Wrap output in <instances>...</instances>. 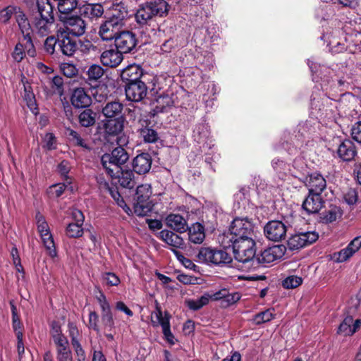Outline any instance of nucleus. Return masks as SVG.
I'll return each instance as SVG.
<instances>
[{
    "instance_id": "1",
    "label": "nucleus",
    "mask_w": 361,
    "mask_h": 361,
    "mask_svg": "<svg viewBox=\"0 0 361 361\" xmlns=\"http://www.w3.org/2000/svg\"><path fill=\"white\" fill-rule=\"evenodd\" d=\"M336 107L332 102L326 104L313 97L310 106L311 117L300 123L291 136L289 133H285L284 138L290 140H284L281 143V147L290 155L299 154V149L304 142L307 144L310 139L314 140L320 136L321 121H325L333 118L334 109Z\"/></svg>"
},
{
    "instance_id": "2",
    "label": "nucleus",
    "mask_w": 361,
    "mask_h": 361,
    "mask_svg": "<svg viewBox=\"0 0 361 361\" xmlns=\"http://www.w3.org/2000/svg\"><path fill=\"white\" fill-rule=\"evenodd\" d=\"M307 64L310 70L312 81L319 83L323 92L322 102L326 104L331 101L337 102L343 94V92L349 85V82L340 73L319 61L317 58L307 59Z\"/></svg>"
},
{
    "instance_id": "3",
    "label": "nucleus",
    "mask_w": 361,
    "mask_h": 361,
    "mask_svg": "<svg viewBox=\"0 0 361 361\" xmlns=\"http://www.w3.org/2000/svg\"><path fill=\"white\" fill-rule=\"evenodd\" d=\"M170 9V4L165 0H149L138 6L135 20L142 27L150 25L156 18L166 17Z\"/></svg>"
},
{
    "instance_id": "4",
    "label": "nucleus",
    "mask_w": 361,
    "mask_h": 361,
    "mask_svg": "<svg viewBox=\"0 0 361 361\" xmlns=\"http://www.w3.org/2000/svg\"><path fill=\"white\" fill-rule=\"evenodd\" d=\"M244 239L228 240L231 244L235 259L243 264L245 269L255 267L256 258V243L254 238L247 237Z\"/></svg>"
},
{
    "instance_id": "5",
    "label": "nucleus",
    "mask_w": 361,
    "mask_h": 361,
    "mask_svg": "<svg viewBox=\"0 0 361 361\" xmlns=\"http://www.w3.org/2000/svg\"><path fill=\"white\" fill-rule=\"evenodd\" d=\"M129 155L126 150L122 147H117L111 153H106L102 155L101 161L106 173L110 177H114L119 173L121 166L128 160Z\"/></svg>"
},
{
    "instance_id": "6",
    "label": "nucleus",
    "mask_w": 361,
    "mask_h": 361,
    "mask_svg": "<svg viewBox=\"0 0 361 361\" xmlns=\"http://www.w3.org/2000/svg\"><path fill=\"white\" fill-rule=\"evenodd\" d=\"M254 238L255 226L247 218H235L230 227L229 232L225 235V238L230 240Z\"/></svg>"
},
{
    "instance_id": "7",
    "label": "nucleus",
    "mask_w": 361,
    "mask_h": 361,
    "mask_svg": "<svg viewBox=\"0 0 361 361\" xmlns=\"http://www.w3.org/2000/svg\"><path fill=\"white\" fill-rule=\"evenodd\" d=\"M152 193L149 184H142L137 187L133 209L137 216H145L152 211V204L149 200Z\"/></svg>"
},
{
    "instance_id": "8",
    "label": "nucleus",
    "mask_w": 361,
    "mask_h": 361,
    "mask_svg": "<svg viewBox=\"0 0 361 361\" xmlns=\"http://www.w3.org/2000/svg\"><path fill=\"white\" fill-rule=\"evenodd\" d=\"M199 262L216 266L228 264L232 261L231 255L223 250L201 247L197 255Z\"/></svg>"
},
{
    "instance_id": "9",
    "label": "nucleus",
    "mask_w": 361,
    "mask_h": 361,
    "mask_svg": "<svg viewBox=\"0 0 361 361\" xmlns=\"http://www.w3.org/2000/svg\"><path fill=\"white\" fill-rule=\"evenodd\" d=\"M35 220L37 231L48 255L52 258L56 257L57 252L54 238L44 216L39 212H37L35 215Z\"/></svg>"
},
{
    "instance_id": "10",
    "label": "nucleus",
    "mask_w": 361,
    "mask_h": 361,
    "mask_svg": "<svg viewBox=\"0 0 361 361\" xmlns=\"http://www.w3.org/2000/svg\"><path fill=\"white\" fill-rule=\"evenodd\" d=\"M292 220L269 221L264 227V235L269 240L275 242L283 240L286 235L288 228L292 226Z\"/></svg>"
},
{
    "instance_id": "11",
    "label": "nucleus",
    "mask_w": 361,
    "mask_h": 361,
    "mask_svg": "<svg viewBox=\"0 0 361 361\" xmlns=\"http://www.w3.org/2000/svg\"><path fill=\"white\" fill-rule=\"evenodd\" d=\"M170 319V314L165 312L164 315H163V312L159 306H157L156 311L152 314V322L153 326H158L160 325L162 328L164 338L169 344L174 345L176 339L171 331Z\"/></svg>"
},
{
    "instance_id": "12",
    "label": "nucleus",
    "mask_w": 361,
    "mask_h": 361,
    "mask_svg": "<svg viewBox=\"0 0 361 361\" xmlns=\"http://www.w3.org/2000/svg\"><path fill=\"white\" fill-rule=\"evenodd\" d=\"M319 238V234L315 231L298 232L289 238L287 247L290 250H298L308 246Z\"/></svg>"
},
{
    "instance_id": "13",
    "label": "nucleus",
    "mask_w": 361,
    "mask_h": 361,
    "mask_svg": "<svg viewBox=\"0 0 361 361\" xmlns=\"http://www.w3.org/2000/svg\"><path fill=\"white\" fill-rule=\"evenodd\" d=\"M192 138L197 143L202 144V146L200 148H204V149L205 148L211 149L212 146H214L212 140L210 139V128L204 117L195 125L192 130Z\"/></svg>"
},
{
    "instance_id": "14",
    "label": "nucleus",
    "mask_w": 361,
    "mask_h": 361,
    "mask_svg": "<svg viewBox=\"0 0 361 361\" xmlns=\"http://www.w3.org/2000/svg\"><path fill=\"white\" fill-rule=\"evenodd\" d=\"M137 39L131 31H122L115 38L114 47L122 54L132 53L136 48Z\"/></svg>"
},
{
    "instance_id": "15",
    "label": "nucleus",
    "mask_w": 361,
    "mask_h": 361,
    "mask_svg": "<svg viewBox=\"0 0 361 361\" xmlns=\"http://www.w3.org/2000/svg\"><path fill=\"white\" fill-rule=\"evenodd\" d=\"M99 295L96 299L101 308V319L104 328L109 331H112L115 328V322L111 311V307L107 300L106 295L99 290Z\"/></svg>"
},
{
    "instance_id": "16",
    "label": "nucleus",
    "mask_w": 361,
    "mask_h": 361,
    "mask_svg": "<svg viewBox=\"0 0 361 361\" xmlns=\"http://www.w3.org/2000/svg\"><path fill=\"white\" fill-rule=\"evenodd\" d=\"M286 247L282 245H274L265 249L260 255H257L255 260V267L263 264H270L281 259L285 253Z\"/></svg>"
},
{
    "instance_id": "17",
    "label": "nucleus",
    "mask_w": 361,
    "mask_h": 361,
    "mask_svg": "<svg viewBox=\"0 0 361 361\" xmlns=\"http://www.w3.org/2000/svg\"><path fill=\"white\" fill-rule=\"evenodd\" d=\"M125 92L128 100L138 102L146 97L147 87L142 81L126 83Z\"/></svg>"
},
{
    "instance_id": "18",
    "label": "nucleus",
    "mask_w": 361,
    "mask_h": 361,
    "mask_svg": "<svg viewBox=\"0 0 361 361\" xmlns=\"http://www.w3.org/2000/svg\"><path fill=\"white\" fill-rule=\"evenodd\" d=\"M310 192L321 194L326 188V181L317 171L310 173L302 180Z\"/></svg>"
},
{
    "instance_id": "19",
    "label": "nucleus",
    "mask_w": 361,
    "mask_h": 361,
    "mask_svg": "<svg viewBox=\"0 0 361 361\" xmlns=\"http://www.w3.org/2000/svg\"><path fill=\"white\" fill-rule=\"evenodd\" d=\"M58 46L61 53L67 56H72L78 50L77 41L70 37L66 32L61 31V29L57 30Z\"/></svg>"
},
{
    "instance_id": "20",
    "label": "nucleus",
    "mask_w": 361,
    "mask_h": 361,
    "mask_svg": "<svg viewBox=\"0 0 361 361\" xmlns=\"http://www.w3.org/2000/svg\"><path fill=\"white\" fill-rule=\"evenodd\" d=\"M99 59L104 66L116 68L123 61V56L115 47L111 46L101 53Z\"/></svg>"
},
{
    "instance_id": "21",
    "label": "nucleus",
    "mask_w": 361,
    "mask_h": 361,
    "mask_svg": "<svg viewBox=\"0 0 361 361\" xmlns=\"http://www.w3.org/2000/svg\"><path fill=\"white\" fill-rule=\"evenodd\" d=\"M13 16L18 25L27 18L20 7L16 5H8L0 10V23L7 24Z\"/></svg>"
},
{
    "instance_id": "22",
    "label": "nucleus",
    "mask_w": 361,
    "mask_h": 361,
    "mask_svg": "<svg viewBox=\"0 0 361 361\" xmlns=\"http://www.w3.org/2000/svg\"><path fill=\"white\" fill-rule=\"evenodd\" d=\"M324 202L321 194L308 191V195L302 202V209L307 214H317L322 208Z\"/></svg>"
},
{
    "instance_id": "23",
    "label": "nucleus",
    "mask_w": 361,
    "mask_h": 361,
    "mask_svg": "<svg viewBox=\"0 0 361 361\" xmlns=\"http://www.w3.org/2000/svg\"><path fill=\"white\" fill-rule=\"evenodd\" d=\"M54 27V17L41 16L36 15L33 20V29L36 33L41 36H47Z\"/></svg>"
},
{
    "instance_id": "24",
    "label": "nucleus",
    "mask_w": 361,
    "mask_h": 361,
    "mask_svg": "<svg viewBox=\"0 0 361 361\" xmlns=\"http://www.w3.org/2000/svg\"><path fill=\"white\" fill-rule=\"evenodd\" d=\"M65 29L61 31L66 32L68 35L80 37L85 32L86 24L85 20L80 16H71L66 20Z\"/></svg>"
},
{
    "instance_id": "25",
    "label": "nucleus",
    "mask_w": 361,
    "mask_h": 361,
    "mask_svg": "<svg viewBox=\"0 0 361 361\" xmlns=\"http://www.w3.org/2000/svg\"><path fill=\"white\" fill-rule=\"evenodd\" d=\"M121 27L111 20L109 18L102 23L99 26L98 35L103 41H111L121 32L119 30Z\"/></svg>"
},
{
    "instance_id": "26",
    "label": "nucleus",
    "mask_w": 361,
    "mask_h": 361,
    "mask_svg": "<svg viewBox=\"0 0 361 361\" xmlns=\"http://www.w3.org/2000/svg\"><path fill=\"white\" fill-rule=\"evenodd\" d=\"M152 159L147 152H142L137 155L132 162L133 171L142 175L148 173L152 167Z\"/></svg>"
},
{
    "instance_id": "27",
    "label": "nucleus",
    "mask_w": 361,
    "mask_h": 361,
    "mask_svg": "<svg viewBox=\"0 0 361 361\" xmlns=\"http://www.w3.org/2000/svg\"><path fill=\"white\" fill-rule=\"evenodd\" d=\"M71 102L75 108L83 109L91 105L92 98L84 88L77 87L71 93Z\"/></svg>"
},
{
    "instance_id": "28",
    "label": "nucleus",
    "mask_w": 361,
    "mask_h": 361,
    "mask_svg": "<svg viewBox=\"0 0 361 361\" xmlns=\"http://www.w3.org/2000/svg\"><path fill=\"white\" fill-rule=\"evenodd\" d=\"M241 298L238 292L229 293L226 289L220 290L212 295V300H219L221 307L226 308L234 305Z\"/></svg>"
},
{
    "instance_id": "29",
    "label": "nucleus",
    "mask_w": 361,
    "mask_h": 361,
    "mask_svg": "<svg viewBox=\"0 0 361 361\" xmlns=\"http://www.w3.org/2000/svg\"><path fill=\"white\" fill-rule=\"evenodd\" d=\"M221 214V209L217 207H210L205 211L200 223L202 224L205 230L213 232L217 226V219Z\"/></svg>"
},
{
    "instance_id": "30",
    "label": "nucleus",
    "mask_w": 361,
    "mask_h": 361,
    "mask_svg": "<svg viewBox=\"0 0 361 361\" xmlns=\"http://www.w3.org/2000/svg\"><path fill=\"white\" fill-rule=\"evenodd\" d=\"M249 190L243 188L234 195L233 209L235 212L241 214L247 212L251 207L250 204Z\"/></svg>"
},
{
    "instance_id": "31",
    "label": "nucleus",
    "mask_w": 361,
    "mask_h": 361,
    "mask_svg": "<svg viewBox=\"0 0 361 361\" xmlns=\"http://www.w3.org/2000/svg\"><path fill=\"white\" fill-rule=\"evenodd\" d=\"M336 154L343 161H350L357 154L354 143L348 139L341 142L337 149Z\"/></svg>"
},
{
    "instance_id": "32",
    "label": "nucleus",
    "mask_w": 361,
    "mask_h": 361,
    "mask_svg": "<svg viewBox=\"0 0 361 361\" xmlns=\"http://www.w3.org/2000/svg\"><path fill=\"white\" fill-rule=\"evenodd\" d=\"M80 11L81 16L94 21L103 16L104 10L101 4H87L80 8Z\"/></svg>"
},
{
    "instance_id": "33",
    "label": "nucleus",
    "mask_w": 361,
    "mask_h": 361,
    "mask_svg": "<svg viewBox=\"0 0 361 361\" xmlns=\"http://www.w3.org/2000/svg\"><path fill=\"white\" fill-rule=\"evenodd\" d=\"M142 73L143 71L141 66L133 63L123 69L121 73V78L122 80L125 81L126 83L134 82L141 81L140 78Z\"/></svg>"
},
{
    "instance_id": "34",
    "label": "nucleus",
    "mask_w": 361,
    "mask_h": 361,
    "mask_svg": "<svg viewBox=\"0 0 361 361\" xmlns=\"http://www.w3.org/2000/svg\"><path fill=\"white\" fill-rule=\"evenodd\" d=\"M166 224L168 227L173 231L182 233L188 228L187 221L178 214H170L166 218Z\"/></svg>"
},
{
    "instance_id": "35",
    "label": "nucleus",
    "mask_w": 361,
    "mask_h": 361,
    "mask_svg": "<svg viewBox=\"0 0 361 361\" xmlns=\"http://www.w3.org/2000/svg\"><path fill=\"white\" fill-rule=\"evenodd\" d=\"M338 6L335 3L320 5L316 10L315 16L320 20H331L334 22Z\"/></svg>"
},
{
    "instance_id": "36",
    "label": "nucleus",
    "mask_w": 361,
    "mask_h": 361,
    "mask_svg": "<svg viewBox=\"0 0 361 361\" xmlns=\"http://www.w3.org/2000/svg\"><path fill=\"white\" fill-rule=\"evenodd\" d=\"M309 173L307 165L304 159L300 157H297L293 160L292 167H290V175L302 181Z\"/></svg>"
},
{
    "instance_id": "37",
    "label": "nucleus",
    "mask_w": 361,
    "mask_h": 361,
    "mask_svg": "<svg viewBox=\"0 0 361 361\" xmlns=\"http://www.w3.org/2000/svg\"><path fill=\"white\" fill-rule=\"evenodd\" d=\"M350 16H351L350 11L344 13L338 7L334 22L331 24L336 26L338 29H341L343 32L347 33L350 28L349 25H352V19Z\"/></svg>"
},
{
    "instance_id": "38",
    "label": "nucleus",
    "mask_w": 361,
    "mask_h": 361,
    "mask_svg": "<svg viewBox=\"0 0 361 361\" xmlns=\"http://www.w3.org/2000/svg\"><path fill=\"white\" fill-rule=\"evenodd\" d=\"M188 238L194 244H201L205 238V229L200 222H196L188 227Z\"/></svg>"
},
{
    "instance_id": "39",
    "label": "nucleus",
    "mask_w": 361,
    "mask_h": 361,
    "mask_svg": "<svg viewBox=\"0 0 361 361\" xmlns=\"http://www.w3.org/2000/svg\"><path fill=\"white\" fill-rule=\"evenodd\" d=\"M322 40L327 41L329 51L333 54L343 53L347 49V45L342 40H338L335 37H331L329 34H323L320 37Z\"/></svg>"
},
{
    "instance_id": "40",
    "label": "nucleus",
    "mask_w": 361,
    "mask_h": 361,
    "mask_svg": "<svg viewBox=\"0 0 361 361\" xmlns=\"http://www.w3.org/2000/svg\"><path fill=\"white\" fill-rule=\"evenodd\" d=\"M133 172V171L129 169L123 170L121 169L119 171V173H116L114 177L111 178L118 179V182L123 188L131 189L135 185Z\"/></svg>"
},
{
    "instance_id": "41",
    "label": "nucleus",
    "mask_w": 361,
    "mask_h": 361,
    "mask_svg": "<svg viewBox=\"0 0 361 361\" xmlns=\"http://www.w3.org/2000/svg\"><path fill=\"white\" fill-rule=\"evenodd\" d=\"M159 236L163 241L173 247L181 248L184 245L183 238L171 231L162 230L159 232Z\"/></svg>"
},
{
    "instance_id": "42",
    "label": "nucleus",
    "mask_w": 361,
    "mask_h": 361,
    "mask_svg": "<svg viewBox=\"0 0 361 361\" xmlns=\"http://www.w3.org/2000/svg\"><path fill=\"white\" fill-rule=\"evenodd\" d=\"M342 215L343 211L340 207L331 204L327 209L320 213V219L322 222L330 224L341 218Z\"/></svg>"
},
{
    "instance_id": "43",
    "label": "nucleus",
    "mask_w": 361,
    "mask_h": 361,
    "mask_svg": "<svg viewBox=\"0 0 361 361\" xmlns=\"http://www.w3.org/2000/svg\"><path fill=\"white\" fill-rule=\"evenodd\" d=\"M271 164L279 178L283 179L287 175H290V166L283 159L275 157L271 160Z\"/></svg>"
},
{
    "instance_id": "44",
    "label": "nucleus",
    "mask_w": 361,
    "mask_h": 361,
    "mask_svg": "<svg viewBox=\"0 0 361 361\" xmlns=\"http://www.w3.org/2000/svg\"><path fill=\"white\" fill-rule=\"evenodd\" d=\"M111 11V16L109 19L122 27L124 20L128 16V8L123 4H116L113 6Z\"/></svg>"
},
{
    "instance_id": "45",
    "label": "nucleus",
    "mask_w": 361,
    "mask_h": 361,
    "mask_svg": "<svg viewBox=\"0 0 361 361\" xmlns=\"http://www.w3.org/2000/svg\"><path fill=\"white\" fill-rule=\"evenodd\" d=\"M203 87L207 90V92L203 94V101L207 106L212 107L215 96L219 92L220 88L214 82H209L203 84Z\"/></svg>"
},
{
    "instance_id": "46",
    "label": "nucleus",
    "mask_w": 361,
    "mask_h": 361,
    "mask_svg": "<svg viewBox=\"0 0 361 361\" xmlns=\"http://www.w3.org/2000/svg\"><path fill=\"white\" fill-rule=\"evenodd\" d=\"M123 109V104L116 101L108 102L102 108V114L106 118H117L121 116Z\"/></svg>"
},
{
    "instance_id": "47",
    "label": "nucleus",
    "mask_w": 361,
    "mask_h": 361,
    "mask_svg": "<svg viewBox=\"0 0 361 361\" xmlns=\"http://www.w3.org/2000/svg\"><path fill=\"white\" fill-rule=\"evenodd\" d=\"M175 99L173 94H161L156 99L155 111L162 113L167 111L169 109L174 105Z\"/></svg>"
},
{
    "instance_id": "48",
    "label": "nucleus",
    "mask_w": 361,
    "mask_h": 361,
    "mask_svg": "<svg viewBox=\"0 0 361 361\" xmlns=\"http://www.w3.org/2000/svg\"><path fill=\"white\" fill-rule=\"evenodd\" d=\"M97 114L90 109H85L78 115L79 124L84 128L93 126L96 123Z\"/></svg>"
},
{
    "instance_id": "49",
    "label": "nucleus",
    "mask_w": 361,
    "mask_h": 361,
    "mask_svg": "<svg viewBox=\"0 0 361 361\" xmlns=\"http://www.w3.org/2000/svg\"><path fill=\"white\" fill-rule=\"evenodd\" d=\"M105 132L111 135L121 133L123 129V121L121 118L109 119L104 123Z\"/></svg>"
},
{
    "instance_id": "50",
    "label": "nucleus",
    "mask_w": 361,
    "mask_h": 361,
    "mask_svg": "<svg viewBox=\"0 0 361 361\" xmlns=\"http://www.w3.org/2000/svg\"><path fill=\"white\" fill-rule=\"evenodd\" d=\"M65 135L68 140L74 145L81 147L84 149H90L89 145L78 131L68 127L65 128Z\"/></svg>"
},
{
    "instance_id": "51",
    "label": "nucleus",
    "mask_w": 361,
    "mask_h": 361,
    "mask_svg": "<svg viewBox=\"0 0 361 361\" xmlns=\"http://www.w3.org/2000/svg\"><path fill=\"white\" fill-rule=\"evenodd\" d=\"M56 2H52L51 0H37V6L38 14L37 16L47 17L54 16V9L55 8Z\"/></svg>"
},
{
    "instance_id": "52",
    "label": "nucleus",
    "mask_w": 361,
    "mask_h": 361,
    "mask_svg": "<svg viewBox=\"0 0 361 361\" xmlns=\"http://www.w3.org/2000/svg\"><path fill=\"white\" fill-rule=\"evenodd\" d=\"M212 299V295H210L208 293H205L202 295L200 298L193 300L190 299L185 301L187 307L193 311H197L200 310L202 307L207 305L209 302V300Z\"/></svg>"
},
{
    "instance_id": "53",
    "label": "nucleus",
    "mask_w": 361,
    "mask_h": 361,
    "mask_svg": "<svg viewBox=\"0 0 361 361\" xmlns=\"http://www.w3.org/2000/svg\"><path fill=\"white\" fill-rule=\"evenodd\" d=\"M104 73V68L97 64H92L91 65L87 71V81L89 84H92L93 82H97L103 76Z\"/></svg>"
},
{
    "instance_id": "54",
    "label": "nucleus",
    "mask_w": 361,
    "mask_h": 361,
    "mask_svg": "<svg viewBox=\"0 0 361 361\" xmlns=\"http://www.w3.org/2000/svg\"><path fill=\"white\" fill-rule=\"evenodd\" d=\"M140 136L145 142L155 143L159 140V136L157 130L152 128L145 127L140 130Z\"/></svg>"
},
{
    "instance_id": "55",
    "label": "nucleus",
    "mask_w": 361,
    "mask_h": 361,
    "mask_svg": "<svg viewBox=\"0 0 361 361\" xmlns=\"http://www.w3.org/2000/svg\"><path fill=\"white\" fill-rule=\"evenodd\" d=\"M58 11L62 14H68L76 8V0H58L56 1Z\"/></svg>"
},
{
    "instance_id": "56",
    "label": "nucleus",
    "mask_w": 361,
    "mask_h": 361,
    "mask_svg": "<svg viewBox=\"0 0 361 361\" xmlns=\"http://www.w3.org/2000/svg\"><path fill=\"white\" fill-rule=\"evenodd\" d=\"M71 184V181H67L66 183H60L54 184L49 188L48 192L55 197H59L63 194L64 191L67 188H70L71 191L73 190V188Z\"/></svg>"
},
{
    "instance_id": "57",
    "label": "nucleus",
    "mask_w": 361,
    "mask_h": 361,
    "mask_svg": "<svg viewBox=\"0 0 361 361\" xmlns=\"http://www.w3.org/2000/svg\"><path fill=\"white\" fill-rule=\"evenodd\" d=\"M201 150L205 153L206 164L209 165L211 170L214 171L212 164L216 163L220 158L219 154L214 151V145L212 146L211 149H209L208 148H205V149H204V148H202Z\"/></svg>"
},
{
    "instance_id": "58",
    "label": "nucleus",
    "mask_w": 361,
    "mask_h": 361,
    "mask_svg": "<svg viewBox=\"0 0 361 361\" xmlns=\"http://www.w3.org/2000/svg\"><path fill=\"white\" fill-rule=\"evenodd\" d=\"M78 49L83 54L87 55L92 52L97 51V47L88 39H79Z\"/></svg>"
},
{
    "instance_id": "59",
    "label": "nucleus",
    "mask_w": 361,
    "mask_h": 361,
    "mask_svg": "<svg viewBox=\"0 0 361 361\" xmlns=\"http://www.w3.org/2000/svg\"><path fill=\"white\" fill-rule=\"evenodd\" d=\"M353 322V318L352 316H347L343 321L341 323L338 329V334L343 336H351L352 330L351 325Z\"/></svg>"
},
{
    "instance_id": "60",
    "label": "nucleus",
    "mask_w": 361,
    "mask_h": 361,
    "mask_svg": "<svg viewBox=\"0 0 361 361\" xmlns=\"http://www.w3.org/2000/svg\"><path fill=\"white\" fill-rule=\"evenodd\" d=\"M273 319H274V314L270 309H268L255 314L253 320L256 324L259 325L261 324L270 322Z\"/></svg>"
},
{
    "instance_id": "61",
    "label": "nucleus",
    "mask_w": 361,
    "mask_h": 361,
    "mask_svg": "<svg viewBox=\"0 0 361 361\" xmlns=\"http://www.w3.org/2000/svg\"><path fill=\"white\" fill-rule=\"evenodd\" d=\"M67 236L69 238H79L83 234V229L82 225H78L75 223H70L66 229Z\"/></svg>"
},
{
    "instance_id": "62",
    "label": "nucleus",
    "mask_w": 361,
    "mask_h": 361,
    "mask_svg": "<svg viewBox=\"0 0 361 361\" xmlns=\"http://www.w3.org/2000/svg\"><path fill=\"white\" fill-rule=\"evenodd\" d=\"M353 253L347 247L341 250L339 252H334L333 255V259L338 263L346 262L351 257Z\"/></svg>"
},
{
    "instance_id": "63",
    "label": "nucleus",
    "mask_w": 361,
    "mask_h": 361,
    "mask_svg": "<svg viewBox=\"0 0 361 361\" xmlns=\"http://www.w3.org/2000/svg\"><path fill=\"white\" fill-rule=\"evenodd\" d=\"M197 60L200 66V68L202 71L210 70L214 66L213 56L209 53H207L206 55L203 56L199 57Z\"/></svg>"
},
{
    "instance_id": "64",
    "label": "nucleus",
    "mask_w": 361,
    "mask_h": 361,
    "mask_svg": "<svg viewBox=\"0 0 361 361\" xmlns=\"http://www.w3.org/2000/svg\"><path fill=\"white\" fill-rule=\"evenodd\" d=\"M58 44V37L54 36H48L44 42V51L49 55H53L55 52V47Z\"/></svg>"
}]
</instances>
